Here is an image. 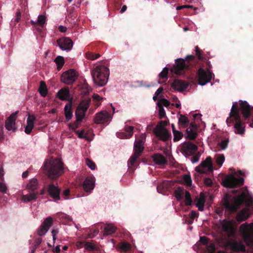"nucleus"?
Wrapping results in <instances>:
<instances>
[{
  "mask_svg": "<svg viewBox=\"0 0 253 253\" xmlns=\"http://www.w3.org/2000/svg\"><path fill=\"white\" fill-rule=\"evenodd\" d=\"M39 91L42 97H45L47 94L48 90L46 84L43 81H41L40 83Z\"/></svg>",
  "mask_w": 253,
  "mask_h": 253,
  "instance_id": "obj_35",
  "label": "nucleus"
},
{
  "mask_svg": "<svg viewBox=\"0 0 253 253\" xmlns=\"http://www.w3.org/2000/svg\"><path fill=\"white\" fill-rule=\"evenodd\" d=\"M60 48L63 50H70L73 47V42L72 41L67 37H63L58 39L56 41Z\"/></svg>",
  "mask_w": 253,
  "mask_h": 253,
  "instance_id": "obj_14",
  "label": "nucleus"
},
{
  "mask_svg": "<svg viewBox=\"0 0 253 253\" xmlns=\"http://www.w3.org/2000/svg\"><path fill=\"white\" fill-rule=\"evenodd\" d=\"M173 141L176 142L180 140L183 136V134L182 132L177 130L173 132Z\"/></svg>",
  "mask_w": 253,
  "mask_h": 253,
  "instance_id": "obj_45",
  "label": "nucleus"
},
{
  "mask_svg": "<svg viewBox=\"0 0 253 253\" xmlns=\"http://www.w3.org/2000/svg\"><path fill=\"white\" fill-rule=\"evenodd\" d=\"M47 192L48 195L55 200H60L61 190L58 186H55L53 183H50L47 186Z\"/></svg>",
  "mask_w": 253,
  "mask_h": 253,
  "instance_id": "obj_16",
  "label": "nucleus"
},
{
  "mask_svg": "<svg viewBox=\"0 0 253 253\" xmlns=\"http://www.w3.org/2000/svg\"><path fill=\"white\" fill-rule=\"evenodd\" d=\"M78 75L74 69H70L62 73L61 76V81L67 84H72L77 80Z\"/></svg>",
  "mask_w": 253,
  "mask_h": 253,
  "instance_id": "obj_11",
  "label": "nucleus"
},
{
  "mask_svg": "<svg viewBox=\"0 0 253 253\" xmlns=\"http://www.w3.org/2000/svg\"><path fill=\"white\" fill-rule=\"evenodd\" d=\"M239 230L247 245L253 248V223L242 224Z\"/></svg>",
  "mask_w": 253,
  "mask_h": 253,
  "instance_id": "obj_7",
  "label": "nucleus"
},
{
  "mask_svg": "<svg viewBox=\"0 0 253 253\" xmlns=\"http://www.w3.org/2000/svg\"><path fill=\"white\" fill-rule=\"evenodd\" d=\"M213 166L211 158L208 157L205 161L201 162L200 165L195 168V170L200 173L210 174L213 172Z\"/></svg>",
  "mask_w": 253,
  "mask_h": 253,
  "instance_id": "obj_9",
  "label": "nucleus"
},
{
  "mask_svg": "<svg viewBox=\"0 0 253 253\" xmlns=\"http://www.w3.org/2000/svg\"><path fill=\"white\" fill-rule=\"evenodd\" d=\"M7 190V188L6 185L4 183L0 182V192L5 194L6 193Z\"/></svg>",
  "mask_w": 253,
  "mask_h": 253,
  "instance_id": "obj_59",
  "label": "nucleus"
},
{
  "mask_svg": "<svg viewBox=\"0 0 253 253\" xmlns=\"http://www.w3.org/2000/svg\"><path fill=\"white\" fill-rule=\"evenodd\" d=\"M94 83L98 86L105 85L109 76V69L103 65H97L91 72Z\"/></svg>",
  "mask_w": 253,
  "mask_h": 253,
  "instance_id": "obj_4",
  "label": "nucleus"
},
{
  "mask_svg": "<svg viewBox=\"0 0 253 253\" xmlns=\"http://www.w3.org/2000/svg\"><path fill=\"white\" fill-rule=\"evenodd\" d=\"M210 240L205 236L200 237V241L205 245H207L209 242Z\"/></svg>",
  "mask_w": 253,
  "mask_h": 253,
  "instance_id": "obj_60",
  "label": "nucleus"
},
{
  "mask_svg": "<svg viewBox=\"0 0 253 253\" xmlns=\"http://www.w3.org/2000/svg\"><path fill=\"white\" fill-rule=\"evenodd\" d=\"M39 186L38 180L36 178L30 179L26 185V189L29 192H38Z\"/></svg>",
  "mask_w": 253,
  "mask_h": 253,
  "instance_id": "obj_24",
  "label": "nucleus"
},
{
  "mask_svg": "<svg viewBox=\"0 0 253 253\" xmlns=\"http://www.w3.org/2000/svg\"><path fill=\"white\" fill-rule=\"evenodd\" d=\"M18 113V111H17L14 113H12L6 120L5 127L8 130H11L12 129L14 130L15 121L17 119V115Z\"/></svg>",
  "mask_w": 253,
  "mask_h": 253,
  "instance_id": "obj_19",
  "label": "nucleus"
},
{
  "mask_svg": "<svg viewBox=\"0 0 253 253\" xmlns=\"http://www.w3.org/2000/svg\"><path fill=\"white\" fill-rule=\"evenodd\" d=\"M207 250L210 253H214L215 251V248L213 244H211L207 247Z\"/></svg>",
  "mask_w": 253,
  "mask_h": 253,
  "instance_id": "obj_61",
  "label": "nucleus"
},
{
  "mask_svg": "<svg viewBox=\"0 0 253 253\" xmlns=\"http://www.w3.org/2000/svg\"><path fill=\"white\" fill-rule=\"evenodd\" d=\"M64 114L66 122L69 121L73 117L72 102L70 101L64 107Z\"/></svg>",
  "mask_w": 253,
  "mask_h": 253,
  "instance_id": "obj_30",
  "label": "nucleus"
},
{
  "mask_svg": "<svg viewBox=\"0 0 253 253\" xmlns=\"http://www.w3.org/2000/svg\"><path fill=\"white\" fill-rule=\"evenodd\" d=\"M86 111L77 107L75 111L76 119L78 121H82L85 115Z\"/></svg>",
  "mask_w": 253,
  "mask_h": 253,
  "instance_id": "obj_36",
  "label": "nucleus"
},
{
  "mask_svg": "<svg viewBox=\"0 0 253 253\" xmlns=\"http://www.w3.org/2000/svg\"><path fill=\"white\" fill-rule=\"evenodd\" d=\"M84 131L82 130L81 131L77 130L76 131V133L78 134V136L80 138H85L86 136L84 135Z\"/></svg>",
  "mask_w": 253,
  "mask_h": 253,
  "instance_id": "obj_62",
  "label": "nucleus"
},
{
  "mask_svg": "<svg viewBox=\"0 0 253 253\" xmlns=\"http://www.w3.org/2000/svg\"><path fill=\"white\" fill-rule=\"evenodd\" d=\"M178 125L179 129L187 127L189 124V120L184 115L180 114L178 118Z\"/></svg>",
  "mask_w": 253,
  "mask_h": 253,
  "instance_id": "obj_32",
  "label": "nucleus"
},
{
  "mask_svg": "<svg viewBox=\"0 0 253 253\" xmlns=\"http://www.w3.org/2000/svg\"><path fill=\"white\" fill-rule=\"evenodd\" d=\"M197 74L198 77L199 84L201 85H205L210 82L212 78L211 72L209 70L206 71L202 68L199 69Z\"/></svg>",
  "mask_w": 253,
  "mask_h": 253,
  "instance_id": "obj_12",
  "label": "nucleus"
},
{
  "mask_svg": "<svg viewBox=\"0 0 253 253\" xmlns=\"http://www.w3.org/2000/svg\"><path fill=\"white\" fill-rule=\"evenodd\" d=\"M229 140L228 139L223 140L220 143H219L218 145L221 148V149H225L228 145Z\"/></svg>",
  "mask_w": 253,
  "mask_h": 253,
  "instance_id": "obj_53",
  "label": "nucleus"
},
{
  "mask_svg": "<svg viewBox=\"0 0 253 253\" xmlns=\"http://www.w3.org/2000/svg\"><path fill=\"white\" fill-rule=\"evenodd\" d=\"M238 106L239 113L242 115L244 121L250 124L252 113L253 114V107L250 106L247 101L243 100L239 101Z\"/></svg>",
  "mask_w": 253,
  "mask_h": 253,
  "instance_id": "obj_8",
  "label": "nucleus"
},
{
  "mask_svg": "<svg viewBox=\"0 0 253 253\" xmlns=\"http://www.w3.org/2000/svg\"><path fill=\"white\" fill-rule=\"evenodd\" d=\"M244 180L243 178L235 177L233 175L227 176L223 180V185L227 188H235L238 186L243 185Z\"/></svg>",
  "mask_w": 253,
  "mask_h": 253,
  "instance_id": "obj_10",
  "label": "nucleus"
},
{
  "mask_svg": "<svg viewBox=\"0 0 253 253\" xmlns=\"http://www.w3.org/2000/svg\"><path fill=\"white\" fill-rule=\"evenodd\" d=\"M83 187L86 192H90L94 187V180L92 178L87 177L84 180Z\"/></svg>",
  "mask_w": 253,
  "mask_h": 253,
  "instance_id": "obj_23",
  "label": "nucleus"
},
{
  "mask_svg": "<svg viewBox=\"0 0 253 253\" xmlns=\"http://www.w3.org/2000/svg\"><path fill=\"white\" fill-rule=\"evenodd\" d=\"M56 96L61 100H69L70 98L69 88L68 87L61 88L58 91Z\"/></svg>",
  "mask_w": 253,
  "mask_h": 253,
  "instance_id": "obj_27",
  "label": "nucleus"
},
{
  "mask_svg": "<svg viewBox=\"0 0 253 253\" xmlns=\"http://www.w3.org/2000/svg\"><path fill=\"white\" fill-rule=\"evenodd\" d=\"M161 104L165 107H168L170 105V102L167 99L163 98L160 101Z\"/></svg>",
  "mask_w": 253,
  "mask_h": 253,
  "instance_id": "obj_63",
  "label": "nucleus"
},
{
  "mask_svg": "<svg viewBox=\"0 0 253 253\" xmlns=\"http://www.w3.org/2000/svg\"><path fill=\"white\" fill-rule=\"evenodd\" d=\"M250 216V209L245 208L237 213L236 219L239 222H242L247 220Z\"/></svg>",
  "mask_w": 253,
  "mask_h": 253,
  "instance_id": "obj_22",
  "label": "nucleus"
},
{
  "mask_svg": "<svg viewBox=\"0 0 253 253\" xmlns=\"http://www.w3.org/2000/svg\"><path fill=\"white\" fill-rule=\"evenodd\" d=\"M42 242V238H38L35 240L34 245L33 247V249L31 250V253H35V251L38 248L39 246L41 244Z\"/></svg>",
  "mask_w": 253,
  "mask_h": 253,
  "instance_id": "obj_50",
  "label": "nucleus"
},
{
  "mask_svg": "<svg viewBox=\"0 0 253 253\" xmlns=\"http://www.w3.org/2000/svg\"><path fill=\"white\" fill-rule=\"evenodd\" d=\"M145 137L142 135L140 138L136 140L134 143V153L130 157L127 162V165L129 168L133 169L135 166V163L137 159L141 156L143 153L144 147V143Z\"/></svg>",
  "mask_w": 253,
  "mask_h": 253,
  "instance_id": "obj_6",
  "label": "nucleus"
},
{
  "mask_svg": "<svg viewBox=\"0 0 253 253\" xmlns=\"http://www.w3.org/2000/svg\"><path fill=\"white\" fill-rule=\"evenodd\" d=\"M197 130L191 129V128H187L186 130L187 138L189 140H195L196 138L198 135Z\"/></svg>",
  "mask_w": 253,
  "mask_h": 253,
  "instance_id": "obj_34",
  "label": "nucleus"
},
{
  "mask_svg": "<svg viewBox=\"0 0 253 253\" xmlns=\"http://www.w3.org/2000/svg\"><path fill=\"white\" fill-rule=\"evenodd\" d=\"M195 57L193 55H188L185 60L182 58L177 59L172 71L177 75H181L185 70L190 69L195 65Z\"/></svg>",
  "mask_w": 253,
  "mask_h": 253,
  "instance_id": "obj_5",
  "label": "nucleus"
},
{
  "mask_svg": "<svg viewBox=\"0 0 253 253\" xmlns=\"http://www.w3.org/2000/svg\"><path fill=\"white\" fill-rule=\"evenodd\" d=\"M171 186V182L169 180L163 181L157 186V189L158 192L164 193L167 191Z\"/></svg>",
  "mask_w": 253,
  "mask_h": 253,
  "instance_id": "obj_31",
  "label": "nucleus"
},
{
  "mask_svg": "<svg viewBox=\"0 0 253 253\" xmlns=\"http://www.w3.org/2000/svg\"><path fill=\"white\" fill-rule=\"evenodd\" d=\"M94 123L97 124H104L110 121V115L106 111H101L96 114Z\"/></svg>",
  "mask_w": 253,
  "mask_h": 253,
  "instance_id": "obj_17",
  "label": "nucleus"
},
{
  "mask_svg": "<svg viewBox=\"0 0 253 253\" xmlns=\"http://www.w3.org/2000/svg\"><path fill=\"white\" fill-rule=\"evenodd\" d=\"M226 123L228 126L231 124L234 123V128L235 133L242 135L245 131V121L244 122L241 119V116L239 113L237 102L233 103V105L229 113V117L226 119Z\"/></svg>",
  "mask_w": 253,
  "mask_h": 253,
  "instance_id": "obj_2",
  "label": "nucleus"
},
{
  "mask_svg": "<svg viewBox=\"0 0 253 253\" xmlns=\"http://www.w3.org/2000/svg\"><path fill=\"white\" fill-rule=\"evenodd\" d=\"M185 192V191L184 188L182 187H178L174 192L175 197L177 200L180 201L182 199Z\"/></svg>",
  "mask_w": 253,
  "mask_h": 253,
  "instance_id": "obj_39",
  "label": "nucleus"
},
{
  "mask_svg": "<svg viewBox=\"0 0 253 253\" xmlns=\"http://www.w3.org/2000/svg\"><path fill=\"white\" fill-rule=\"evenodd\" d=\"M85 162L86 164L90 169H91L92 170L95 169L96 165L93 161H92L89 159H86Z\"/></svg>",
  "mask_w": 253,
  "mask_h": 253,
  "instance_id": "obj_56",
  "label": "nucleus"
},
{
  "mask_svg": "<svg viewBox=\"0 0 253 253\" xmlns=\"http://www.w3.org/2000/svg\"><path fill=\"white\" fill-rule=\"evenodd\" d=\"M39 195L38 192H29L28 194L23 195L21 199L25 203L35 201L38 199Z\"/></svg>",
  "mask_w": 253,
  "mask_h": 253,
  "instance_id": "obj_29",
  "label": "nucleus"
},
{
  "mask_svg": "<svg viewBox=\"0 0 253 253\" xmlns=\"http://www.w3.org/2000/svg\"><path fill=\"white\" fill-rule=\"evenodd\" d=\"M157 105L159 107V118L162 119L166 116V113H165V109H164L163 105L161 104V103L160 102H159L157 103Z\"/></svg>",
  "mask_w": 253,
  "mask_h": 253,
  "instance_id": "obj_44",
  "label": "nucleus"
},
{
  "mask_svg": "<svg viewBox=\"0 0 253 253\" xmlns=\"http://www.w3.org/2000/svg\"><path fill=\"white\" fill-rule=\"evenodd\" d=\"M153 133L157 137L163 141H167L171 137L170 133L166 128H154Z\"/></svg>",
  "mask_w": 253,
  "mask_h": 253,
  "instance_id": "obj_18",
  "label": "nucleus"
},
{
  "mask_svg": "<svg viewBox=\"0 0 253 253\" xmlns=\"http://www.w3.org/2000/svg\"><path fill=\"white\" fill-rule=\"evenodd\" d=\"M43 168L45 174L52 179L57 178L64 172L63 164L59 159L51 158L46 160Z\"/></svg>",
  "mask_w": 253,
  "mask_h": 253,
  "instance_id": "obj_3",
  "label": "nucleus"
},
{
  "mask_svg": "<svg viewBox=\"0 0 253 253\" xmlns=\"http://www.w3.org/2000/svg\"><path fill=\"white\" fill-rule=\"evenodd\" d=\"M189 85L187 82L180 80H175L171 84V87L179 91H182L186 89Z\"/></svg>",
  "mask_w": 253,
  "mask_h": 253,
  "instance_id": "obj_20",
  "label": "nucleus"
},
{
  "mask_svg": "<svg viewBox=\"0 0 253 253\" xmlns=\"http://www.w3.org/2000/svg\"><path fill=\"white\" fill-rule=\"evenodd\" d=\"M167 125L168 122L167 121H161L160 122H159L155 128H166L165 126H167Z\"/></svg>",
  "mask_w": 253,
  "mask_h": 253,
  "instance_id": "obj_57",
  "label": "nucleus"
},
{
  "mask_svg": "<svg viewBox=\"0 0 253 253\" xmlns=\"http://www.w3.org/2000/svg\"><path fill=\"white\" fill-rule=\"evenodd\" d=\"M169 72V68L165 67L163 71L159 74V77L161 79H168V74Z\"/></svg>",
  "mask_w": 253,
  "mask_h": 253,
  "instance_id": "obj_52",
  "label": "nucleus"
},
{
  "mask_svg": "<svg viewBox=\"0 0 253 253\" xmlns=\"http://www.w3.org/2000/svg\"><path fill=\"white\" fill-rule=\"evenodd\" d=\"M57 65V69L60 71L65 63L64 58L63 56H58L54 61Z\"/></svg>",
  "mask_w": 253,
  "mask_h": 253,
  "instance_id": "obj_37",
  "label": "nucleus"
},
{
  "mask_svg": "<svg viewBox=\"0 0 253 253\" xmlns=\"http://www.w3.org/2000/svg\"><path fill=\"white\" fill-rule=\"evenodd\" d=\"M195 52L196 54L198 56V58L199 60H202L203 61L206 60V58H204L202 55V51L200 49L198 46H195Z\"/></svg>",
  "mask_w": 253,
  "mask_h": 253,
  "instance_id": "obj_54",
  "label": "nucleus"
},
{
  "mask_svg": "<svg viewBox=\"0 0 253 253\" xmlns=\"http://www.w3.org/2000/svg\"><path fill=\"white\" fill-rule=\"evenodd\" d=\"M183 180L187 186H190L191 185L192 180L189 175H184L183 176Z\"/></svg>",
  "mask_w": 253,
  "mask_h": 253,
  "instance_id": "obj_58",
  "label": "nucleus"
},
{
  "mask_svg": "<svg viewBox=\"0 0 253 253\" xmlns=\"http://www.w3.org/2000/svg\"><path fill=\"white\" fill-rule=\"evenodd\" d=\"M85 55H86V57L87 59L91 60L96 59L100 56V55L99 53H94L93 52H89V51L85 53Z\"/></svg>",
  "mask_w": 253,
  "mask_h": 253,
  "instance_id": "obj_42",
  "label": "nucleus"
},
{
  "mask_svg": "<svg viewBox=\"0 0 253 253\" xmlns=\"http://www.w3.org/2000/svg\"><path fill=\"white\" fill-rule=\"evenodd\" d=\"M231 249L235 252H245V246L241 242L234 241L230 243Z\"/></svg>",
  "mask_w": 253,
  "mask_h": 253,
  "instance_id": "obj_28",
  "label": "nucleus"
},
{
  "mask_svg": "<svg viewBox=\"0 0 253 253\" xmlns=\"http://www.w3.org/2000/svg\"><path fill=\"white\" fill-rule=\"evenodd\" d=\"M223 230L229 236H233L235 234V229L233 223L231 221H226L222 225Z\"/></svg>",
  "mask_w": 253,
  "mask_h": 253,
  "instance_id": "obj_21",
  "label": "nucleus"
},
{
  "mask_svg": "<svg viewBox=\"0 0 253 253\" xmlns=\"http://www.w3.org/2000/svg\"><path fill=\"white\" fill-rule=\"evenodd\" d=\"M185 204L186 206H191L192 204V200L191 197L190 193L187 191L185 192Z\"/></svg>",
  "mask_w": 253,
  "mask_h": 253,
  "instance_id": "obj_46",
  "label": "nucleus"
},
{
  "mask_svg": "<svg viewBox=\"0 0 253 253\" xmlns=\"http://www.w3.org/2000/svg\"><path fill=\"white\" fill-rule=\"evenodd\" d=\"M36 120V117L34 115H30L27 120V125L25 127V132L29 134L34 126V121Z\"/></svg>",
  "mask_w": 253,
  "mask_h": 253,
  "instance_id": "obj_25",
  "label": "nucleus"
},
{
  "mask_svg": "<svg viewBox=\"0 0 253 253\" xmlns=\"http://www.w3.org/2000/svg\"><path fill=\"white\" fill-rule=\"evenodd\" d=\"M198 147L190 142L183 143L181 147L182 153L187 156H192L197 151Z\"/></svg>",
  "mask_w": 253,
  "mask_h": 253,
  "instance_id": "obj_13",
  "label": "nucleus"
},
{
  "mask_svg": "<svg viewBox=\"0 0 253 253\" xmlns=\"http://www.w3.org/2000/svg\"><path fill=\"white\" fill-rule=\"evenodd\" d=\"M52 222L53 219L50 216L44 219L37 231L38 235L40 236L44 235L47 232L49 227L52 225Z\"/></svg>",
  "mask_w": 253,
  "mask_h": 253,
  "instance_id": "obj_15",
  "label": "nucleus"
},
{
  "mask_svg": "<svg viewBox=\"0 0 253 253\" xmlns=\"http://www.w3.org/2000/svg\"><path fill=\"white\" fill-rule=\"evenodd\" d=\"M199 213L195 211H192L189 213V219L188 221L189 224H191L193 223L194 218L198 216Z\"/></svg>",
  "mask_w": 253,
  "mask_h": 253,
  "instance_id": "obj_47",
  "label": "nucleus"
},
{
  "mask_svg": "<svg viewBox=\"0 0 253 253\" xmlns=\"http://www.w3.org/2000/svg\"><path fill=\"white\" fill-rule=\"evenodd\" d=\"M205 200L204 198H200L196 204V206L198 207V210L200 211H203L204 209Z\"/></svg>",
  "mask_w": 253,
  "mask_h": 253,
  "instance_id": "obj_43",
  "label": "nucleus"
},
{
  "mask_svg": "<svg viewBox=\"0 0 253 253\" xmlns=\"http://www.w3.org/2000/svg\"><path fill=\"white\" fill-rule=\"evenodd\" d=\"M84 247L89 251H94L96 250V247L92 242H85Z\"/></svg>",
  "mask_w": 253,
  "mask_h": 253,
  "instance_id": "obj_48",
  "label": "nucleus"
},
{
  "mask_svg": "<svg viewBox=\"0 0 253 253\" xmlns=\"http://www.w3.org/2000/svg\"><path fill=\"white\" fill-rule=\"evenodd\" d=\"M116 231V227L112 224H107L104 228V232L107 235H111Z\"/></svg>",
  "mask_w": 253,
  "mask_h": 253,
  "instance_id": "obj_40",
  "label": "nucleus"
},
{
  "mask_svg": "<svg viewBox=\"0 0 253 253\" xmlns=\"http://www.w3.org/2000/svg\"><path fill=\"white\" fill-rule=\"evenodd\" d=\"M46 20V16L44 15H40L38 16L37 23L41 28H43Z\"/></svg>",
  "mask_w": 253,
  "mask_h": 253,
  "instance_id": "obj_41",
  "label": "nucleus"
},
{
  "mask_svg": "<svg viewBox=\"0 0 253 253\" xmlns=\"http://www.w3.org/2000/svg\"><path fill=\"white\" fill-rule=\"evenodd\" d=\"M120 248L122 251L126 252L130 249L131 245L128 243L123 242L120 245Z\"/></svg>",
  "mask_w": 253,
  "mask_h": 253,
  "instance_id": "obj_51",
  "label": "nucleus"
},
{
  "mask_svg": "<svg viewBox=\"0 0 253 253\" xmlns=\"http://www.w3.org/2000/svg\"><path fill=\"white\" fill-rule=\"evenodd\" d=\"M82 122V121H78L77 120L74 122L73 124H70L69 125V127L71 128L72 130H75L77 128L79 127L80 126V124Z\"/></svg>",
  "mask_w": 253,
  "mask_h": 253,
  "instance_id": "obj_55",
  "label": "nucleus"
},
{
  "mask_svg": "<svg viewBox=\"0 0 253 253\" xmlns=\"http://www.w3.org/2000/svg\"><path fill=\"white\" fill-rule=\"evenodd\" d=\"M90 103L91 99L90 98H86L82 101L77 107L86 112Z\"/></svg>",
  "mask_w": 253,
  "mask_h": 253,
  "instance_id": "obj_33",
  "label": "nucleus"
},
{
  "mask_svg": "<svg viewBox=\"0 0 253 253\" xmlns=\"http://www.w3.org/2000/svg\"><path fill=\"white\" fill-rule=\"evenodd\" d=\"M152 160L155 164L158 165H164L167 163V159L162 154L157 153L152 156Z\"/></svg>",
  "mask_w": 253,
  "mask_h": 253,
  "instance_id": "obj_26",
  "label": "nucleus"
},
{
  "mask_svg": "<svg viewBox=\"0 0 253 253\" xmlns=\"http://www.w3.org/2000/svg\"><path fill=\"white\" fill-rule=\"evenodd\" d=\"M133 126H127L126 127L125 130L126 132L127 133V134H126L125 132H122L121 133V137L123 138H129L131 137L132 136L133 134Z\"/></svg>",
  "mask_w": 253,
  "mask_h": 253,
  "instance_id": "obj_38",
  "label": "nucleus"
},
{
  "mask_svg": "<svg viewBox=\"0 0 253 253\" xmlns=\"http://www.w3.org/2000/svg\"><path fill=\"white\" fill-rule=\"evenodd\" d=\"M204 183L208 186H211L212 184V181L210 178H205L204 179Z\"/></svg>",
  "mask_w": 253,
  "mask_h": 253,
  "instance_id": "obj_64",
  "label": "nucleus"
},
{
  "mask_svg": "<svg viewBox=\"0 0 253 253\" xmlns=\"http://www.w3.org/2000/svg\"><path fill=\"white\" fill-rule=\"evenodd\" d=\"M225 157L223 154H218L216 156V162L219 166H221L224 162Z\"/></svg>",
  "mask_w": 253,
  "mask_h": 253,
  "instance_id": "obj_49",
  "label": "nucleus"
},
{
  "mask_svg": "<svg viewBox=\"0 0 253 253\" xmlns=\"http://www.w3.org/2000/svg\"><path fill=\"white\" fill-rule=\"evenodd\" d=\"M222 201L224 208L230 212H236L244 203L247 207H250L252 204L248 191H243L237 196L226 193Z\"/></svg>",
  "mask_w": 253,
  "mask_h": 253,
  "instance_id": "obj_1",
  "label": "nucleus"
}]
</instances>
